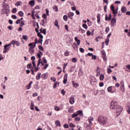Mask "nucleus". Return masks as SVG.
I'll return each instance as SVG.
<instances>
[{
	"label": "nucleus",
	"instance_id": "40",
	"mask_svg": "<svg viewBox=\"0 0 130 130\" xmlns=\"http://www.w3.org/2000/svg\"><path fill=\"white\" fill-rule=\"evenodd\" d=\"M26 67L27 69H31V67H32V64L31 63L28 64Z\"/></svg>",
	"mask_w": 130,
	"mask_h": 130
},
{
	"label": "nucleus",
	"instance_id": "57",
	"mask_svg": "<svg viewBox=\"0 0 130 130\" xmlns=\"http://www.w3.org/2000/svg\"><path fill=\"white\" fill-rule=\"evenodd\" d=\"M32 66H33L34 68H36V64L35 63V61H32Z\"/></svg>",
	"mask_w": 130,
	"mask_h": 130
},
{
	"label": "nucleus",
	"instance_id": "55",
	"mask_svg": "<svg viewBox=\"0 0 130 130\" xmlns=\"http://www.w3.org/2000/svg\"><path fill=\"white\" fill-rule=\"evenodd\" d=\"M42 42H43V40L42 39H39V43H41V45H42Z\"/></svg>",
	"mask_w": 130,
	"mask_h": 130
},
{
	"label": "nucleus",
	"instance_id": "44",
	"mask_svg": "<svg viewBox=\"0 0 130 130\" xmlns=\"http://www.w3.org/2000/svg\"><path fill=\"white\" fill-rule=\"evenodd\" d=\"M108 71V74H110L112 72V70L110 68H108L107 69Z\"/></svg>",
	"mask_w": 130,
	"mask_h": 130
},
{
	"label": "nucleus",
	"instance_id": "56",
	"mask_svg": "<svg viewBox=\"0 0 130 130\" xmlns=\"http://www.w3.org/2000/svg\"><path fill=\"white\" fill-rule=\"evenodd\" d=\"M87 36H90V35H91V31H90V30H87Z\"/></svg>",
	"mask_w": 130,
	"mask_h": 130
},
{
	"label": "nucleus",
	"instance_id": "10",
	"mask_svg": "<svg viewBox=\"0 0 130 130\" xmlns=\"http://www.w3.org/2000/svg\"><path fill=\"white\" fill-rule=\"evenodd\" d=\"M111 25L112 26H113V27H114V24H115V23H116V19L115 18H113L111 21Z\"/></svg>",
	"mask_w": 130,
	"mask_h": 130
},
{
	"label": "nucleus",
	"instance_id": "52",
	"mask_svg": "<svg viewBox=\"0 0 130 130\" xmlns=\"http://www.w3.org/2000/svg\"><path fill=\"white\" fill-rule=\"evenodd\" d=\"M12 19H14V20L17 19V16L15 15H12Z\"/></svg>",
	"mask_w": 130,
	"mask_h": 130
},
{
	"label": "nucleus",
	"instance_id": "19",
	"mask_svg": "<svg viewBox=\"0 0 130 130\" xmlns=\"http://www.w3.org/2000/svg\"><path fill=\"white\" fill-rule=\"evenodd\" d=\"M40 79H41V73H38L36 76V79L39 80Z\"/></svg>",
	"mask_w": 130,
	"mask_h": 130
},
{
	"label": "nucleus",
	"instance_id": "54",
	"mask_svg": "<svg viewBox=\"0 0 130 130\" xmlns=\"http://www.w3.org/2000/svg\"><path fill=\"white\" fill-rule=\"evenodd\" d=\"M53 9L55 11V12H57V11H58V9H57V7L56 6L54 7Z\"/></svg>",
	"mask_w": 130,
	"mask_h": 130
},
{
	"label": "nucleus",
	"instance_id": "46",
	"mask_svg": "<svg viewBox=\"0 0 130 130\" xmlns=\"http://www.w3.org/2000/svg\"><path fill=\"white\" fill-rule=\"evenodd\" d=\"M109 30H110V29L109 28V27H107L106 28V33H108V32H109Z\"/></svg>",
	"mask_w": 130,
	"mask_h": 130
},
{
	"label": "nucleus",
	"instance_id": "64",
	"mask_svg": "<svg viewBox=\"0 0 130 130\" xmlns=\"http://www.w3.org/2000/svg\"><path fill=\"white\" fill-rule=\"evenodd\" d=\"M77 127L78 129H76V130H82V129H81V127H80V126L77 125Z\"/></svg>",
	"mask_w": 130,
	"mask_h": 130
},
{
	"label": "nucleus",
	"instance_id": "53",
	"mask_svg": "<svg viewBox=\"0 0 130 130\" xmlns=\"http://www.w3.org/2000/svg\"><path fill=\"white\" fill-rule=\"evenodd\" d=\"M42 17L43 18H44V19H47V15L45 14H44Z\"/></svg>",
	"mask_w": 130,
	"mask_h": 130
},
{
	"label": "nucleus",
	"instance_id": "7",
	"mask_svg": "<svg viewBox=\"0 0 130 130\" xmlns=\"http://www.w3.org/2000/svg\"><path fill=\"white\" fill-rule=\"evenodd\" d=\"M33 48H34V47H30L28 50V52L30 53V54L32 55V54H33V53H34L35 51H34V49H33Z\"/></svg>",
	"mask_w": 130,
	"mask_h": 130
},
{
	"label": "nucleus",
	"instance_id": "13",
	"mask_svg": "<svg viewBox=\"0 0 130 130\" xmlns=\"http://www.w3.org/2000/svg\"><path fill=\"white\" fill-rule=\"evenodd\" d=\"M93 119H94V118H93V117H92V116H90L89 117L88 120H89V123H90L89 125H92V122H91V121H92V120H93Z\"/></svg>",
	"mask_w": 130,
	"mask_h": 130
},
{
	"label": "nucleus",
	"instance_id": "1",
	"mask_svg": "<svg viewBox=\"0 0 130 130\" xmlns=\"http://www.w3.org/2000/svg\"><path fill=\"white\" fill-rule=\"evenodd\" d=\"M110 109H116V113H118L117 115H119L121 112V111L123 109L122 107L117 105V103L115 101H112L110 106Z\"/></svg>",
	"mask_w": 130,
	"mask_h": 130
},
{
	"label": "nucleus",
	"instance_id": "63",
	"mask_svg": "<svg viewBox=\"0 0 130 130\" xmlns=\"http://www.w3.org/2000/svg\"><path fill=\"white\" fill-rule=\"evenodd\" d=\"M126 68L127 69H128V70H129V71H130V65L129 64L126 65Z\"/></svg>",
	"mask_w": 130,
	"mask_h": 130
},
{
	"label": "nucleus",
	"instance_id": "58",
	"mask_svg": "<svg viewBox=\"0 0 130 130\" xmlns=\"http://www.w3.org/2000/svg\"><path fill=\"white\" fill-rule=\"evenodd\" d=\"M36 96H38V93L37 92H35L32 94L33 97H36Z\"/></svg>",
	"mask_w": 130,
	"mask_h": 130
},
{
	"label": "nucleus",
	"instance_id": "2",
	"mask_svg": "<svg viewBox=\"0 0 130 130\" xmlns=\"http://www.w3.org/2000/svg\"><path fill=\"white\" fill-rule=\"evenodd\" d=\"M107 117L104 116V115H101L98 117V121L99 122L100 124H102L104 125L107 122Z\"/></svg>",
	"mask_w": 130,
	"mask_h": 130
},
{
	"label": "nucleus",
	"instance_id": "6",
	"mask_svg": "<svg viewBox=\"0 0 130 130\" xmlns=\"http://www.w3.org/2000/svg\"><path fill=\"white\" fill-rule=\"evenodd\" d=\"M111 10L112 11L113 14H117V11H115L114 6L112 5L111 6Z\"/></svg>",
	"mask_w": 130,
	"mask_h": 130
},
{
	"label": "nucleus",
	"instance_id": "48",
	"mask_svg": "<svg viewBox=\"0 0 130 130\" xmlns=\"http://www.w3.org/2000/svg\"><path fill=\"white\" fill-rule=\"evenodd\" d=\"M79 50L80 51V52H84V51H85V50H84V49L83 48H79Z\"/></svg>",
	"mask_w": 130,
	"mask_h": 130
},
{
	"label": "nucleus",
	"instance_id": "24",
	"mask_svg": "<svg viewBox=\"0 0 130 130\" xmlns=\"http://www.w3.org/2000/svg\"><path fill=\"white\" fill-rule=\"evenodd\" d=\"M37 35L41 39H43V36L40 32H38Z\"/></svg>",
	"mask_w": 130,
	"mask_h": 130
},
{
	"label": "nucleus",
	"instance_id": "62",
	"mask_svg": "<svg viewBox=\"0 0 130 130\" xmlns=\"http://www.w3.org/2000/svg\"><path fill=\"white\" fill-rule=\"evenodd\" d=\"M127 108H128V109H130V104L129 103L127 104Z\"/></svg>",
	"mask_w": 130,
	"mask_h": 130
},
{
	"label": "nucleus",
	"instance_id": "23",
	"mask_svg": "<svg viewBox=\"0 0 130 130\" xmlns=\"http://www.w3.org/2000/svg\"><path fill=\"white\" fill-rule=\"evenodd\" d=\"M101 53L102 54V56H106V52L104 50L101 51Z\"/></svg>",
	"mask_w": 130,
	"mask_h": 130
},
{
	"label": "nucleus",
	"instance_id": "11",
	"mask_svg": "<svg viewBox=\"0 0 130 130\" xmlns=\"http://www.w3.org/2000/svg\"><path fill=\"white\" fill-rule=\"evenodd\" d=\"M48 77V75H47V73H44L42 75V78L43 80H45L47 79Z\"/></svg>",
	"mask_w": 130,
	"mask_h": 130
},
{
	"label": "nucleus",
	"instance_id": "20",
	"mask_svg": "<svg viewBox=\"0 0 130 130\" xmlns=\"http://www.w3.org/2000/svg\"><path fill=\"white\" fill-rule=\"evenodd\" d=\"M55 26H56V27H57V28H58V29H59V25H58V21L57 20V19L55 21Z\"/></svg>",
	"mask_w": 130,
	"mask_h": 130
},
{
	"label": "nucleus",
	"instance_id": "26",
	"mask_svg": "<svg viewBox=\"0 0 130 130\" xmlns=\"http://www.w3.org/2000/svg\"><path fill=\"white\" fill-rule=\"evenodd\" d=\"M57 85H59V82H56L54 83V86H53V89H55V88H56V86H57Z\"/></svg>",
	"mask_w": 130,
	"mask_h": 130
},
{
	"label": "nucleus",
	"instance_id": "4",
	"mask_svg": "<svg viewBox=\"0 0 130 130\" xmlns=\"http://www.w3.org/2000/svg\"><path fill=\"white\" fill-rule=\"evenodd\" d=\"M11 43L9 44H7L5 45L4 46V49L5 50L3 51V53H7V52H8V51H9L10 50V47H9V46H11Z\"/></svg>",
	"mask_w": 130,
	"mask_h": 130
},
{
	"label": "nucleus",
	"instance_id": "42",
	"mask_svg": "<svg viewBox=\"0 0 130 130\" xmlns=\"http://www.w3.org/2000/svg\"><path fill=\"white\" fill-rule=\"evenodd\" d=\"M42 33H43V34H44V35H46V29H44L43 30V31H42Z\"/></svg>",
	"mask_w": 130,
	"mask_h": 130
},
{
	"label": "nucleus",
	"instance_id": "3",
	"mask_svg": "<svg viewBox=\"0 0 130 130\" xmlns=\"http://www.w3.org/2000/svg\"><path fill=\"white\" fill-rule=\"evenodd\" d=\"M3 7L4 13L9 14V13H10V9H9V5L6 3H4Z\"/></svg>",
	"mask_w": 130,
	"mask_h": 130
},
{
	"label": "nucleus",
	"instance_id": "16",
	"mask_svg": "<svg viewBox=\"0 0 130 130\" xmlns=\"http://www.w3.org/2000/svg\"><path fill=\"white\" fill-rule=\"evenodd\" d=\"M70 104H74L75 103V99L74 98H71L70 99Z\"/></svg>",
	"mask_w": 130,
	"mask_h": 130
},
{
	"label": "nucleus",
	"instance_id": "15",
	"mask_svg": "<svg viewBox=\"0 0 130 130\" xmlns=\"http://www.w3.org/2000/svg\"><path fill=\"white\" fill-rule=\"evenodd\" d=\"M32 84H33V81H30L28 85L26 86V88H27V90H29V89H30V88H31V85H32Z\"/></svg>",
	"mask_w": 130,
	"mask_h": 130
},
{
	"label": "nucleus",
	"instance_id": "51",
	"mask_svg": "<svg viewBox=\"0 0 130 130\" xmlns=\"http://www.w3.org/2000/svg\"><path fill=\"white\" fill-rule=\"evenodd\" d=\"M12 13H17V9L16 8H13L12 9Z\"/></svg>",
	"mask_w": 130,
	"mask_h": 130
},
{
	"label": "nucleus",
	"instance_id": "41",
	"mask_svg": "<svg viewBox=\"0 0 130 130\" xmlns=\"http://www.w3.org/2000/svg\"><path fill=\"white\" fill-rule=\"evenodd\" d=\"M83 27L84 28V29H88V26L86 24H83Z\"/></svg>",
	"mask_w": 130,
	"mask_h": 130
},
{
	"label": "nucleus",
	"instance_id": "9",
	"mask_svg": "<svg viewBox=\"0 0 130 130\" xmlns=\"http://www.w3.org/2000/svg\"><path fill=\"white\" fill-rule=\"evenodd\" d=\"M121 90L123 92L124 91V84H123V81H121L120 83Z\"/></svg>",
	"mask_w": 130,
	"mask_h": 130
},
{
	"label": "nucleus",
	"instance_id": "12",
	"mask_svg": "<svg viewBox=\"0 0 130 130\" xmlns=\"http://www.w3.org/2000/svg\"><path fill=\"white\" fill-rule=\"evenodd\" d=\"M29 4L30 7H34L35 5V1L34 0H32L29 2Z\"/></svg>",
	"mask_w": 130,
	"mask_h": 130
},
{
	"label": "nucleus",
	"instance_id": "61",
	"mask_svg": "<svg viewBox=\"0 0 130 130\" xmlns=\"http://www.w3.org/2000/svg\"><path fill=\"white\" fill-rule=\"evenodd\" d=\"M69 53L68 51H66V52H64L65 56H69Z\"/></svg>",
	"mask_w": 130,
	"mask_h": 130
},
{
	"label": "nucleus",
	"instance_id": "49",
	"mask_svg": "<svg viewBox=\"0 0 130 130\" xmlns=\"http://www.w3.org/2000/svg\"><path fill=\"white\" fill-rule=\"evenodd\" d=\"M92 58H93V59H94V60H95V59H96L97 58V56H96V55H92Z\"/></svg>",
	"mask_w": 130,
	"mask_h": 130
},
{
	"label": "nucleus",
	"instance_id": "22",
	"mask_svg": "<svg viewBox=\"0 0 130 130\" xmlns=\"http://www.w3.org/2000/svg\"><path fill=\"white\" fill-rule=\"evenodd\" d=\"M34 104H33V102L31 101V105H30V109L31 110H34Z\"/></svg>",
	"mask_w": 130,
	"mask_h": 130
},
{
	"label": "nucleus",
	"instance_id": "33",
	"mask_svg": "<svg viewBox=\"0 0 130 130\" xmlns=\"http://www.w3.org/2000/svg\"><path fill=\"white\" fill-rule=\"evenodd\" d=\"M77 116H78V114L77 113H74L72 115V118H74V117H77Z\"/></svg>",
	"mask_w": 130,
	"mask_h": 130
},
{
	"label": "nucleus",
	"instance_id": "37",
	"mask_svg": "<svg viewBox=\"0 0 130 130\" xmlns=\"http://www.w3.org/2000/svg\"><path fill=\"white\" fill-rule=\"evenodd\" d=\"M43 62L44 63H47V60H46V59L45 58V57H44L43 58Z\"/></svg>",
	"mask_w": 130,
	"mask_h": 130
},
{
	"label": "nucleus",
	"instance_id": "5",
	"mask_svg": "<svg viewBox=\"0 0 130 130\" xmlns=\"http://www.w3.org/2000/svg\"><path fill=\"white\" fill-rule=\"evenodd\" d=\"M112 16L111 15V14H110L109 15V17L107 16V14L106 15L105 20L106 21H110L111 20Z\"/></svg>",
	"mask_w": 130,
	"mask_h": 130
},
{
	"label": "nucleus",
	"instance_id": "27",
	"mask_svg": "<svg viewBox=\"0 0 130 130\" xmlns=\"http://www.w3.org/2000/svg\"><path fill=\"white\" fill-rule=\"evenodd\" d=\"M55 124L57 126H60V122H59V121L58 120H56L55 121Z\"/></svg>",
	"mask_w": 130,
	"mask_h": 130
},
{
	"label": "nucleus",
	"instance_id": "34",
	"mask_svg": "<svg viewBox=\"0 0 130 130\" xmlns=\"http://www.w3.org/2000/svg\"><path fill=\"white\" fill-rule=\"evenodd\" d=\"M39 49H40V50H42V51H43V50H44L43 47L41 45L39 46Z\"/></svg>",
	"mask_w": 130,
	"mask_h": 130
},
{
	"label": "nucleus",
	"instance_id": "59",
	"mask_svg": "<svg viewBox=\"0 0 130 130\" xmlns=\"http://www.w3.org/2000/svg\"><path fill=\"white\" fill-rule=\"evenodd\" d=\"M35 59H36V58L35 57V56H32L31 57V60H33V61H34V60H35Z\"/></svg>",
	"mask_w": 130,
	"mask_h": 130
},
{
	"label": "nucleus",
	"instance_id": "31",
	"mask_svg": "<svg viewBox=\"0 0 130 130\" xmlns=\"http://www.w3.org/2000/svg\"><path fill=\"white\" fill-rule=\"evenodd\" d=\"M19 15L20 17H23V16H24V12H23L22 11H19Z\"/></svg>",
	"mask_w": 130,
	"mask_h": 130
},
{
	"label": "nucleus",
	"instance_id": "8",
	"mask_svg": "<svg viewBox=\"0 0 130 130\" xmlns=\"http://www.w3.org/2000/svg\"><path fill=\"white\" fill-rule=\"evenodd\" d=\"M75 15L74 12H70L68 14V18H70L71 20H73V16Z\"/></svg>",
	"mask_w": 130,
	"mask_h": 130
},
{
	"label": "nucleus",
	"instance_id": "17",
	"mask_svg": "<svg viewBox=\"0 0 130 130\" xmlns=\"http://www.w3.org/2000/svg\"><path fill=\"white\" fill-rule=\"evenodd\" d=\"M13 42H14V45H16V46H20L21 45V43L19 42L18 41L13 40Z\"/></svg>",
	"mask_w": 130,
	"mask_h": 130
},
{
	"label": "nucleus",
	"instance_id": "35",
	"mask_svg": "<svg viewBox=\"0 0 130 130\" xmlns=\"http://www.w3.org/2000/svg\"><path fill=\"white\" fill-rule=\"evenodd\" d=\"M111 90H112V86H110L108 87V91L111 93Z\"/></svg>",
	"mask_w": 130,
	"mask_h": 130
},
{
	"label": "nucleus",
	"instance_id": "21",
	"mask_svg": "<svg viewBox=\"0 0 130 130\" xmlns=\"http://www.w3.org/2000/svg\"><path fill=\"white\" fill-rule=\"evenodd\" d=\"M22 39H24V40H25V41H27L28 40V36H26V35L23 36Z\"/></svg>",
	"mask_w": 130,
	"mask_h": 130
},
{
	"label": "nucleus",
	"instance_id": "39",
	"mask_svg": "<svg viewBox=\"0 0 130 130\" xmlns=\"http://www.w3.org/2000/svg\"><path fill=\"white\" fill-rule=\"evenodd\" d=\"M51 81H53V82H56V78L55 77H52L51 78Z\"/></svg>",
	"mask_w": 130,
	"mask_h": 130
},
{
	"label": "nucleus",
	"instance_id": "28",
	"mask_svg": "<svg viewBox=\"0 0 130 130\" xmlns=\"http://www.w3.org/2000/svg\"><path fill=\"white\" fill-rule=\"evenodd\" d=\"M67 82H68V78H67V77H64V80L63 81V84H66Z\"/></svg>",
	"mask_w": 130,
	"mask_h": 130
},
{
	"label": "nucleus",
	"instance_id": "30",
	"mask_svg": "<svg viewBox=\"0 0 130 130\" xmlns=\"http://www.w3.org/2000/svg\"><path fill=\"white\" fill-rule=\"evenodd\" d=\"M22 5V2L21 1L18 2L17 4H16V6L17 7H19V6H21Z\"/></svg>",
	"mask_w": 130,
	"mask_h": 130
},
{
	"label": "nucleus",
	"instance_id": "38",
	"mask_svg": "<svg viewBox=\"0 0 130 130\" xmlns=\"http://www.w3.org/2000/svg\"><path fill=\"white\" fill-rule=\"evenodd\" d=\"M61 93L62 95H66V90H64V89H62L61 90Z\"/></svg>",
	"mask_w": 130,
	"mask_h": 130
},
{
	"label": "nucleus",
	"instance_id": "36",
	"mask_svg": "<svg viewBox=\"0 0 130 130\" xmlns=\"http://www.w3.org/2000/svg\"><path fill=\"white\" fill-rule=\"evenodd\" d=\"M63 19L65 21H68V15H64L63 17Z\"/></svg>",
	"mask_w": 130,
	"mask_h": 130
},
{
	"label": "nucleus",
	"instance_id": "50",
	"mask_svg": "<svg viewBox=\"0 0 130 130\" xmlns=\"http://www.w3.org/2000/svg\"><path fill=\"white\" fill-rule=\"evenodd\" d=\"M102 37L100 36H99L95 38V40L96 41V42H99V38H101Z\"/></svg>",
	"mask_w": 130,
	"mask_h": 130
},
{
	"label": "nucleus",
	"instance_id": "45",
	"mask_svg": "<svg viewBox=\"0 0 130 130\" xmlns=\"http://www.w3.org/2000/svg\"><path fill=\"white\" fill-rule=\"evenodd\" d=\"M99 76H101L100 71H96V77H99Z\"/></svg>",
	"mask_w": 130,
	"mask_h": 130
},
{
	"label": "nucleus",
	"instance_id": "32",
	"mask_svg": "<svg viewBox=\"0 0 130 130\" xmlns=\"http://www.w3.org/2000/svg\"><path fill=\"white\" fill-rule=\"evenodd\" d=\"M76 113L77 114V115H79V114H82L83 111L79 110L76 112Z\"/></svg>",
	"mask_w": 130,
	"mask_h": 130
},
{
	"label": "nucleus",
	"instance_id": "25",
	"mask_svg": "<svg viewBox=\"0 0 130 130\" xmlns=\"http://www.w3.org/2000/svg\"><path fill=\"white\" fill-rule=\"evenodd\" d=\"M100 79L101 81H103V80H104V74H101Z\"/></svg>",
	"mask_w": 130,
	"mask_h": 130
},
{
	"label": "nucleus",
	"instance_id": "47",
	"mask_svg": "<svg viewBox=\"0 0 130 130\" xmlns=\"http://www.w3.org/2000/svg\"><path fill=\"white\" fill-rule=\"evenodd\" d=\"M75 120L76 121H79L80 120H81V118L77 117L75 118Z\"/></svg>",
	"mask_w": 130,
	"mask_h": 130
},
{
	"label": "nucleus",
	"instance_id": "43",
	"mask_svg": "<svg viewBox=\"0 0 130 130\" xmlns=\"http://www.w3.org/2000/svg\"><path fill=\"white\" fill-rule=\"evenodd\" d=\"M48 67V64L46 63V64L43 68V70H46V69H47Z\"/></svg>",
	"mask_w": 130,
	"mask_h": 130
},
{
	"label": "nucleus",
	"instance_id": "29",
	"mask_svg": "<svg viewBox=\"0 0 130 130\" xmlns=\"http://www.w3.org/2000/svg\"><path fill=\"white\" fill-rule=\"evenodd\" d=\"M72 60L73 62H77V61H78V59H77V58L73 57L72 58Z\"/></svg>",
	"mask_w": 130,
	"mask_h": 130
},
{
	"label": "nucleus",
	"instance_id": "60",
	"mask_svg": "<svg viewBox=\"0 0 130 130\" xmlns=\"http://www.w3.org/2000/svg\"><path fill=\"white\" fill-rule=\"evenodd\" d=\"M54 109L56 111H59V107H55Z\"/></svg>",
	"mask_w": 130,
	"mask_h": 130
},
{
	"label": "nucleus",
	"instance_id": "18",
	"mask_svg": "<svg viewBox=\"0 0 130 130\" xmlns=\"http://www.w3.org/2000/svg\"><path fill=\"white\" fill-rule=\"evenodd\" d=\"M121 12L122 13H126V7H123L122 8H121Z\"/></svg>",
	"mask_w": 130,
	"mask_h": 130
},
{
	"label": "nucleus",
	"instance_id": "14",
	"mask_svg": "<svg viewBox=\"0 0 130 130\" xmlns=\"http://www.w3.org/2000/svg\"><path fill=\"white\" fill-rule=\"evenodd\" d=\"M72 85H73V87L74 88H78L79 87V84L75 83V81H72Z\"/></svg>",
	"mask_w": 130,
	"mask_h": 130
}]
</instances>
